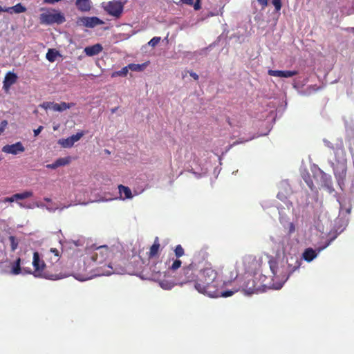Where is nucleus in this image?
I'll return each mask as SVG.
<instances>
[{
	"instance_id": "obj_47",
	"label": "nucleus",
	"mask_w": 354,
	"mask_h": 354,
	"mask_svg": "<svg viewBox=\"0 0 354 354\" xmlns=\"http://www.w3.org/2000/svg\"><path fill=\"white\" fill-rule=\"evenodd\" d=\"M181 1L187 5L192 6L194 4V0H181Z\"/></svg>"
},
{
	"instance_id": "obj_28",
	"label": "nucleus",
	"mask_w": 354,
	"mask_h": 354,
	"mask_svg": "<svg viewBox=\"0 0 354 354\" xmlns=\"http://www.w3.org/2000/svg\"><path fill=\"white\" fill-rule=\"evenodd\" d=\"M58 143L64 148H71L73 146V143L72 142L70 137L66 139H60L58 141Z\"/></svg>"
},
{
	"instance_id": "obj_54",
	"label": "nucleus",
	"mask_w": 354,
	"mask_h": 354,
	"mask_svg": "<svg viewBox=\"0 0 354 354\" xmlns=\"http://www.w3.org/2000/svg\"><path fill=\"white\" fill-rule=\"evenodd\" d=\"M44 205H37V207H44Z\"/></svg>"
},
{
	"instance_id": "obj_31",
	"label": "nucleus",
	"mask_w": 354,
	"mask_h": 354,
	"mask_svg": "<svg viewBox=\"0 0 354 354\" xmlns=\"http://www.w3.org/2000/svg\"><path fill=\"white\" fill-rule=\"evenodd\" d=\"M174 253H175V256L177 258H180L185 254V250H184L183 248L181 246V245H178L176 246V248L174 249Z\"/></svg>"
},
{
	"instance_id": "obj_9",
	"label": "nucleus",
	"mask_w": 354,
	"mask_h": 354,
	"mask_svg": "<svg viewBox=\"0 0 354 354\" xmlns=\"http://www.w3.org/2000/svg\"><path fill=\"white\" fill-rule=\"evenodd\" d=\"M243 264L248 272L255 273L261 268V261L257 259L255 257L248 256L244 258Z\"/></svg>"
},
{
	"instance_id": "obj_1",
	"label": "nucleus",
	"mask_w": 354,
	"mask_h": 354,
	"mask_svg": "<svg viewBox=\"0 0 354 354\" xmlns=\"http://www.w3.org/2000/svg\"><path fill=\"white\" fill-rule=\"evenodd\" d=\"M199 276L195 283V289L201 294L210 297H227L238 291V288L233 290L224 291L221 288V282L218 279V272L211 267L200 268Z\"/></svg>"
},
{
	"instance_id": "obj_2",
	"label": "nucleus",
	"mask_w": 354,
	"mask_h": 354,
	"mask_svg": "<svg viewBox=\"0 0 354 354\" xmlns=\"http://www.w3.org/2000/svg\"><path fill=\"white\" fill-rule=\"evenodd\" d=\"M93 268L88 254L82 255L73 263V275L79 281H86L91 279L94 275H111L120 273V270L113 268L110 264L95 268V273H93Z\"/></svg>"
},
{
	"instance_id": "obj_55",
	"label": "nucleus",
	"mask_w": 354,
	"mask_h": 354,
	"mask_svg": "<svg viewBox=\"0 0 354 354\" xmlns=\"http://www.w3.org/2000/svg\"><path fill=\"white\" fill-rule=\"evenodd\" d=\"M153 272H156V269H153ZM157 272H159V271L158 270Z\"/></svg>"
},
{
	"instance_id": "obj_21",
	"label": "nucleus",
	"mask_w": 354,
	"mask_h": 354,
	"mask_svg": "<svg viewBox=\"0 0 354 354\" xmlns=\"http://www.w3.org/2000/svg\"><path fill=\"white\" fill-rule=\"evenodd\" d=\"M52 104V109L55 111H59L62 112L63 111H65L66 109H68L71 108L74 104L71 103H66V102H61L59 104L58 103H51Z\"/></svg>"
},
{
	"instance_id": "obj_30",
	"label": "nucleus",
	"mask_w": 354,
	"mask_h": 354,
	"mask_svg": "<svg viewBox=\"0 0 354 354\" xmlns=\"http://www.w3.org/2000/svg\"><path fill=\"white\" fill-rule=\"evenodd\" d=\"M182 265V261L180 260V259H175L172 264L169 267V269L171 271H176L177 270L178 268H180Z\"/></svg>"
},
{
	"instance_id": "obj_4",
	"label": "nucleus",
	"mask_w": 354,
	"mask_h": 354,
	"mask_svg": "<svg viewBox=\"0 0 354 354\" xmlns=\"http://www.w3.org/2000/svg\"><path fill=\"white\" fill-rule=\"evenodd\" d=\"M199 270V261L194 258L189 264L184 266L177 276H176L177 283L180 286L187 283H194L195 287Z\"/></svg>"
},
{
	"instance_id": "obj_48",
	"label": "nucleus",
	"mask_w": 354,
	"mask_h": 354,
	"mask_svg": "<svg viewBox=\"0 0 354 354\" xmlns=\"http://www.w3.org/2000/svg\"><path fill=\"white\" fill-rule=\"evenodd\" d=\"M61 0H44V1L46 3H49V4H54L55 3H57L59 1H60Z\"/></svg>"
},
{
	"instance_id": "obj_38",
	"label": "nucleus",
	"mask_w": 354,
	"mask_h": 354,
	"mask_svg": "<svg viewBox=\"0 0 354 354\" xmlns=\"http://www.w3.org/2000/svg\"><path fill=\"white\" fill-rule=\"evenodd\" d=\"M46 59L49 62H54L55 59V54L53 53V50L50 49L46 54Z\"/></svg>"
},
{
	"instance_id": "obj_15",
	"label": "nucleus",
	"mask_w": 354,
	"mask_h": 354,
	"mask_svg": "<svg viewBox=\"0 0 354 354\" xmlns=\"http://www.w3.org/2000/svg\"><path fill=\"white\" fill-rule=\"evenodd\" d=\"M33 196V192L31 191H25L22 193H17L13 194L11 197H6L4 198V202L12 203L17 200H24Z\"/></svg>"
},
{
	"instance_id": "obj_40",
	"label": "nucleus",
	"mask_w": 354,
	"mask_h": 354,
	"mask_svg": "<svg viewBox=\"0 0 354 354\" xmlns=\"http://www.w3.org/2000/svg\"><path fill=\"white\" fill-rule=\"evenodd\" d=\"M8 125V121L4 120L1 122L0 124V135H1L5 131L6 127Z\"/></svg>"
},
{
	"instance_id": "obj_49",
	"label": "nucleus",
	"mask_w": 354,
	"mask_h": 354,
	"mask_svg": "<svg viewBox=\"0 0 354 354\" xmlns=\"http://www.w3.org/2000/svg\"><path fill=\"white\" fill-rule=\"evenodd\" d=\"M9 12V7L8 8H3L0 6V12Z\"/></svg>"
},
{
	"instance_id": "obj_19",
	"label": "nucleus",
	"mask_w": 354,
	"mask_h": 354,
	"mask_svg": "<svg viewBox=\"0 0 354 354\" xmlns=\"http://www.w3.org/2000/svg\"><path fill=\"white\" fill-rule=\"evenodd\" d=\"M75 5L77 9L82 12H87L91 9L90 0H76Z\"/></svg>"
},
{
	"instance_id": "obj_37",
	"label": "nucleus",
	"mask_w": 354,
	"mask_h": 354,
	"mask_svg": "<svg viewBox=\"0 0 354 354\" xmlns=\"http://www.w3.org/2000/svg\"><path fill=\"white\" fill-rule=\"evenodd\" d=\"M272 3L274 6L275 10L277 12L281 10L282 6L281 0H272Z\"/></svg>"
},
{
	"instance_id": "obj_39",
	"label": "nucleus",
	"mask_w": 354,
	"mask_h": 354,
	"mask_svg": "<svg viewBox=\"0 0 354 354\" xmlns=\"http://www.w3.org/2000/svg\"><path fill=\"white\" fill-rule=\"evenodd\" d=\"M288 266L291 267L292 265L288 261ZM300 266H301V262L299 261H298L297 259H296L293 267L290 268V272H292L295 270L298 269L300 267Z\"/></svg>"
},
{
	"instance_id": "obj_14",
	"label": "nucleus",
	"mask_w": 354,
	"mask_h": 354,
	"mask_svg": "<svg viewBox=\"0 0 354 354\" xmlns=\"http://www.w3.org/2000/svg\"><path fill=\"white\" fill-rule=\"evenodd\" d=\"M17 75L12 72H8L6 74L4 80L3 82V88L5 91H8L10 86L16 83L17 80Z\"/></svg>"
},
{
	"instance_id": "obj_7",
	"label": "nucleus",
	"mask_w": 354,
	"mask_h": 354,
	"mask_svg": "<svg viewBox=\"0 0 354 354\" xmlns=\"http://www.w3.org/2000/svg\"><path fill=\"white\" fill-rule=\"evenodd\" d=\"M270 268L273 274V277L279 281L284 283L287 281L289 277L290 274H287L283 272V267H279L277 263L274 261L270 262Z\"/></svg>"
},
{
	"instance_id": "obj_22",
	"label": "nucleus",
	"mask_w": 354,
	"mask_h": 354,
	"mask_svg": "<svg viewBox=\"0 0 354 354\" xmlns=\"http://www.w3.org/2000/svg\"><path fill=\"white\" fill-rule=\"evenodd\" d=\"M118 189L121 196L124 195L123 199H129L133 197L131 190L129 187L120 185L118 186Z\"/></svg>"
},
{
	"instance_id": "obj_46",
	"label": "nucleus",
	"mask_w": 354,
	"mask_h": 354,
	"mask_svg": "<svg viewBox=\"0 0 354 354\" xmlns=\"http://www.w3.org/2000/svg\"><path fill=\"white\" fill-rule=\"evenodd\" d=\"M46 167L48 169H55L57 168L55 161L53 163L47 165Z\"/></svg>"
},
{
	"instance_id": "obj_32",
	"label": "nucleus",
	"mask_w": 354,
	"mask_h": 354,
	"mask_svg": "<svg viewBox=\"0 0 354 354\" xmlns=\"http://www.w3.org/2000/svg\"><path fill=\"white\" fill-rule=\"evenodd\" d=\"M298 74L297 71H282L281 77L288 78L293 77Z\"/></svg>"
},
{
	"instance_id": "obj_50",
	"label": "nucleus",
	"mask_w": 354,
	"mask_h": 354,
	"mask_svg": "<svg viewBox=\"0 0 354 354\" xmlns=\"http://www.w3.org/2000/svg\"><path fill=\"white\" fill-rule=\"evenodd\" d=\"M161 286L165 288V289H169L171 288V286H167L165 282H162L161 283Z\"/></svg>"
},
{
	"instance_id": "obj_16",
	"label": "nucleus",
	"mask_w": 354,
	"mask_h": 354,
	"mask_svg": "<svg viewBox=\"0 0 354 354\" xmlns=\"http://www.w3.org/2000/svg\"><path fill=\"white\" fill-rule=\"evenodd\" d=\"M103 48L101 44H96L95 45L86 47L84 48V52L88 56H94L98 55L102 50Z\"/></svg>"
},
{
	"instance_id": "obj_23",
	"label": "nucleus",
	"mask_w": 354,
	"mask_h": 354,
	"mask_svg": "<svg viewBox=\"0 0 354 354\" xmlns=\"http://www.w3.org/2000/svg\"><path fill=\"white\" fill-rule=\"evenodd\" d=\"M149 62H145L142 64H129L128 68L132 71H142L149 65Z\"/></svg>"
},
{
	"instance_id": "obj_25",
	"label": "nucleus",
	"mask_w": 354,
	"mask_h": 354,
	"mask_svg": "<svg viewBox=\"0 0 354 354\" xmlns=\"http://www.w3.org/2000/svg\"><path fill=\"white\" fill-rule=\"evenodd\" d=\"M26 11V8L21 5V3H19L14 6L9 7V13L12 14L15 13H21Z\"/></svg>"
},
{
	"instance_id": "obj_18",
	"label": "nucleus",
	"mask_w": 354,
	"mask_h": 354,
	"mask_svg": "<svg viewBox=\"0 0 354 354\" xmlns=\"http://www.w3.org/2000/svg\"><path fill=\"white\" fill-rule=\"evenodd\" d=\"M21 260L18 258L15 261L10 263V273L14 275H18L21 273L23 268H21Z\"/></svg>"
},
{
	"instance_id": "obj_43",
	"label": "nucleus",
	"mask_w": 354,
	"mask_h": 354,
	"mask_svg": "<svg viewBox=\"0 0 354 354\" xmlns=\"http://www.w3.org/2000/svg\"><path fill=\"white\" fill-rule=\"evenodd\" d=\"M193 5H194V10H200L201 8V0H196V1Z\"/></svg>"
},
{
	"instance_id": "obj_12",
	"label": "nucleus",
	"mask_w": 354,
	"mask_h": 354,
	"mask_svg": "<svg viewBox=\"0 0 354 354\" xmlns=\"http://www.w3.org/2000/svg\"><path fill=\"white\" fill-rule=\"evenodd\" d=\"M322 186L324 187L330 194L333 193L335 189L333 186V181L331 177L324 173L323 171H319Z\"/></svg>"
},
{
	"instance_id": "obj_17",
	"label": "nucleus",
	"mask_w": 354,
	"mask_h": 354,
	"mask_svg": "<svg viewBox=\"0 0 354 354\" xmlns=\"http://www.w3.org/2000/svg\"><path fill=\"white\" fill-rule=\"evenodd\" d=\"M160 243L158 237H156L153 245L150 247L149 252H148L149 259H152L158 255L160 250Z\"/></svg>"
},
{
	"instance_id": "obj_44",
	"label": "nucleus",
	"mask_w": 354,
	"mask_h": 354,
	"mask_svg": "<svg viewBox=\"0 0 354 354\" xmlns=\"http://www.w3.org/2000/svg\"><path fill=\"white\" fill-rule=\"evenodd\" d=\"M42 129H43L42 126H39L37 129H35L34 130V136H37L40 133V132L42 131Z\"/></svg>"
},
{
	"instance_id": "obj_13",
	"label": "nucleus",
	"mask_w": 354,
	"mask_h": 354,
	"mask_svg": "<svg viewBox=\"0 0 354 354\" xmlns=\"http://www.w3.org/2000/svg\"><path fill=\"white\" fill-rule=\"evenodd\" d=\"M242 288L245 293L251 295L257 292L259 286H257L254 279L250 277L245 281L244 284L242 286Z\"/></svg>"
},
{
	"instance_id": "obj_51",
	"label": "nucleus",
	"mask_w": 354,
	"mask_h": 354,
	"mask_svg": "<svg viewBox=\"0 0 354 354\" xmlns=\"http://www.w3.org/2000/svg\"><path fill=\"white\" fill-rule=\"evenodd\" d=\"M44 199L46 202H50L51 201V199L50 198H44Z\"/></svg>"
},
{
	"instance_id": "obj_45",
	"label": "nucleus",
	"mask_w": 354,
	"mask_h": 354,
	"mask_svg": "<svg viewBox=\"0 0 354 354\" xmlns=\"http://www.w3.org/2000/svg\"><path fill=\"white\" fill-rule=\"evenodd\" d=\"M189 75L192 77H193L195 80H198L199 77H198V75L196 73H194L193 71H189Z\"/></svg>"
},
{
	"instance_id": "obj_36",
	"label": "nucleus",
	"mask_w": 354,
	"mask_h": 354,
	"mask_svg": "<svg viewBox=\"0 0 354 354\" xmlns=\"http://www.w3.org/2000/svg\"><path fill=\"white\" fill-rule=\"evenodd\" d=\"M160 41V37H153L148 43V44L151 47H155Z\"/></svg>"
},
{
	"instance_id": "obj_52",
	"label": "nucleus",
	"mask_w": 354,
	"mask_h": 354,
	"mask_svg": "<svg viewBox=\"0 0 354 354\" xmlns=\"http://www.w3.org/2000/svg\"><path fill=\"white\" fill-rule=\"evenodd\" d=\"M116 110H117V108L113 109L111 110V112H112V113H115V112L116 111Z\"/></svg>"
},
{
	"instance_id": "obj_5",
	"label": "nucleus",
	"mask_w": 354,
	"mask_h": 354,
	"mask_svg": "<svg viewBox=\"0 0 354 354\" xmlns=\"http://www.w3.org/2000/svg\"><path fill=\"white\" fill-rule=\"evenodd\" d=\"M111 254V252L107 245H101L96 248L95 250L88 254V257L92 264L96 263L100 266H107L109 264L111 266V263L107 264L104 263Z\"/></svg>"
},
{
	"instance_id": "obj_20",
	"label": "nucleus",
	"mask_w": 354,
	"mask_h": 354,
	"mask_svg": "<svg viewBox=\"0 0 354 354\" xmlns=\"http://www.w3.org/2000/svg\"><path fill=\"white\" fill-rule=\"evenodd\" d=\"M317 253L311 248H306L302 254L303 259L307 262L312 261L316 258Z\"/></svg>"
},
{
	"instance_id": "obj_29",
	"label": "nucleus",
	"mask_w": 354,
	"mask_h": 354,
	"mask_svg": "<svg viewBox=\"0 0 354 354\" xmlns=\"http://www.w3.org/2000/svg\"><path fill=\"white\" fill-rule=\"evenodd\" d=\"M70 162H71L70 157L59 158L55 160L57 167L68 165L70 163Z\"/></svg>"
},
{
	"instance_id": "obj_26",
	"label": "nucleus",
	"mask_w": 354,
	"mask_h": 354,
	"mask_svg": "<svg viewBox=\"0 0 354 354\" xmlns=\"http://www.w3.org/2000/svg\"><path fill=\"white\" fill-rule=\"evenodd\" d=\"M49 259L52 261L57 262L59 259L60 253L59 251L56 248H51L48 253Z\"/></svg>"
},
{
	"instance_id": "obj_33",
	"label": "nucleus",
	"mask_w": 354,
	"mask_h": 354,
	"mask_svg": "<svg viewBox=\"0 0 354 354\" xmlns=\"http://www.w3.org/2000/svg\"><path fill=\"white\" fill-rule=\"evenodd\" d=\"M9 240L10 242L11 250H12V251H15L17 248L18 242L17 241L15 237L13 236H10L9 237Z\"/></svg>"
},
{
	"instance_id": "obj_41",
	"label": "nucleus",
	"mask_w": 354,
	"mask_h": 354,
	"mask_svg": "<svg viewBox=\"0 0 354 354\" xmlns=\"http://www.w3.org/2000/svg\"><path fill=\"white\" fill-rule=\"evenodd\" d=\"M269 0H257L262 9L266 8L268 5Z\"/></svg>"
},
{
	"instance_id": "obj_8",
	"label": "nucleus",
	"mask_w": 354,
	"mask_h": 354,
	"mask_svg": "<svg viewBox=\"0 0 354 354\" xmlns=\"http://www.w3.org/2000/svg\"><path fill=\"white\" fill-rule=\"evenodd\" d=\"M123 4L120 1H109L105 7V10L111 16L120 17L123 11Z\"/></svg>"
},
{
	"instance_id": "obj_35",
	"label": "nucleus",
	"mask_w": 354,
	"mask_h": 354,
	"mask_svg": "<svg viewBox=\"0 0 354 354\" xmlns=\"http://www.w3.org/2000/svg\"><path fill=\"white\" fill-rule=\"evenodd\" d=\"M281 72L282 71L270 69L268 73L270 76L281 77Z\"/></svg>"
},
{
	"instance_id": "obj_53",
	"label": "nucleus",
	"mask_w": 354,
	"mask_h": 354,
	"mask_svg": "<svg viewBox=\"0 0 354 354\" xmlns=\"http://www.w3.org/2000/svg\"><path fill=\"white\" fill-rule=\"evenodd\" d=\"M19 205L21 206V207H24L23 204L21 203H19Z\"/></svg>"
},
{
	"instance_id": "obj_27",
	"label": "nucleus",
	"mask_w": 354,
	"mask_h": 354,
	"mask_svg": "<svg viewBox=\"0 0 354 354\" xmlns=\"http://www.w3.org/2000/svg\"><path fill=\"white\" fill-rule=\"evenodd\" d=\"M129 68L128 65L123 67L120 71H114L111 73V77H115L118 76L125 77L128 74Z\"/></svg>"
},
{
	"instance_id": "obj_24",
	"label": "nucleus",
	"mask_w": 354,
	"mask_h": 354,
	"mask_svg": "<svg viewBox=\"0 0 354 354\" xmlns=\"http://www.w3.org/2000/svg\"><path fill=\"white\" fill-rule=\"evenodd\" d=\"M302 178L305 183L308 186V187L310 189V190L314 191L315 189V187L314 185L313 180L310 174L308 172L303 174Z\"/></svg>"
},
{
	"instance_id": "obj_10",
	"label": "nucleus",
	"mask_w": 354,
	"mask_h": 354,
	"mask_svg": "<svg viewBox=\"0 0 354 354\" xmlns=\"http://www.w3.org/2000/svg\"><path fill=\"white\" fill-rule=\"evenodd\" d=\"M77 24L87 28H94L103 24L104 21L97 17H82L77 19Z\"/></svg>"
},
{
	"instance_id": "obj_42",
	"label": "nucleus",
	"mask_w": 354,
	"mask_h": 354,
	"mask_svg": "<svg viewBox=\"0 0 354 354\" xmlns=\"http://www.w3.org/2000/svg\"><path fill=\"white\" fill-rule=\"evenodd\" d=\"M51 103L52 102H44L42 104H41V106L44 109H52Z\"/></svg>"
},
{
	"instance_id": "obj_6",
	"label": "nucleus",
	"mask_w": 354,
	"mask_h": 354,
	"mask_svg": "<svg viewBox=\"0 0 354 354\" xmlns=\"http://www.w3.org/2000/svg\"><path fill=\"white\" fill-rule=\"evenodd\" d=\"M39 19L41 24L46 25L53 24H61L66 21L64 14L56 10L41 13Z\"/></svg>"
},
{
	"instance_id": "obj_11",
	"label": "nucleus",
	"mask_w": 354,
	"mask_h": 354,
	"mask_svg": "<svg viewBox=\"0 0 354 354\" xmlns=\"http://www.w3.org/2000/svg\"><path fill=\"white\" fill-rule=\"evenodd\" d=\"M1 151L3 153L12 155H17L25 151V147L21 142L15 144L4 145Z\"/></svg>"
},
{
	"instance_id": "obj_3",
	"label": "nucleus",
	"mask_w": 354,
	"mask_h": 354,
	"mask_svg": "<svg viewBox=\"0 0 354 354\" xmlns=\"http://www.w3.org/2000/svg\"><path fill=\"white\" fill-rule=\"evenodd\" d=\"M32 266L34 270L23 268L24 273L32 274L36 277L45 278L49 280H58L66 277L65 274L59 272L58 266H47L44 261L40 258L37 252L33 253Z\"/></svg>"
},
{
	"instance_id": "obj_34",
	"label": "nucleus",
	"mask_w": 354,
	"mask_h": 354,
	"mask_svg": "<svg viewBox=\"0 0 354 354\" xmlns=\"http://www.w3.org/2000/svg\"><path fill=\"white\" fill-rule=\"evenodd\" d=\"M83 136H84L83 132H78L76 134H74V135L70 136V138H71L72 142L74 144L75 142L80 140L83 137Z\"/></svg>"
}]
</instances>
